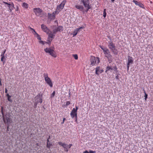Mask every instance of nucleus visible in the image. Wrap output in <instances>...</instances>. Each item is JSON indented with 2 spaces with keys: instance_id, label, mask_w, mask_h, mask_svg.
I'll return each instance as SVG.
<instances>
[{
  "instance_id": "f257e3e1",
  "label": "nucleus",
  "mask_w": 153,
  "mask_h": 153,
  "mask_svg": "<svg viewBox=\"0 0 153 153\" xmlns=\"http://www.w3.org/2000/svg\"><path fill=\"white\" fill-rule=\"evenodd\" d=\"M11 117L10 114L7 113L5 115L4 114L2 116L4 122L5 123H7L8 125L10 124L12 122Z\"/></svg>"
},
{
  "instance_id": "f03ea898",
  "label": "nucleus",
  "mask_w": 153,
  "mask_h": 153,
  "mask_svg": "<svg viewBox=\"0 0 153 153\" xmlns=\"http://www.w3.org/2000/svg\"><path fill=\"white\" fill-rule=\"evenodd\" d=\"M45 51L47 53H48L51 56L56 58L57 56L55 52L54 51V48H47L44 49Z\"/></svg>"
},
{
  "instance_id": "7ed1b4c3",
  "label": "nucleus",
  "mask_w": 153,
  "mask_h": 153,
  "mask_svg": "<svg viewBox=\"0 0 153 153\" xmlns=\"http://www.w3.org/2000/svg\"><path fill=\"white\" fill-rule=\"evenodd\" d=\"M108 47L114 55H117L118 51L117 49L116 48L115 44L113 43L112 42H109L108 43Z\"/></svg>"
},
{
  "instance_id": "20e7f679",
  "label": "nucleus",
  "mask_w": 153,
  "mask_h": 153,
  "mask_svg": "<svg viewBox=\"0 0 153 153\" xmlns=\"http://www.w3.org/2000/svg\"><path fill=\"white\" fill-rule=\"evenodd\" d=\"M43 76L45 78V80L46 83L51 87L53 86V84L51 79L48 76V74L47 73L43 74Z\"/></svg>"
},
{
  "instance_id": "39448f33",
  "label": "nucleus",
  "mask_w": 153,
  "mask_h": 153,
  "mask_svg": "<svg viewBox=\"0 0 153 153\" xmlns=\"http://www.w3.org/2000/svg\"><path fill=\"white\" fill-rule=\"evenodd\" d=\"M91 65L92 66L95 65L99 63L100 61L98 58L95 57H92L90 59Z\"/></svg>"
},
{
  "instance_id": "423d86ee",
  "label": "nucleus",
  "mask_w": 153,
  "mask_h": 153,
  "mask_svg": "<svg viewBox=\"0 0 153 153\" xmlns=\"http://www.w3.org/2000/svg\"><path fill=\"white\" fill-rule=\"evenodd\" d=\"M84 7L87 8V12L91 8V6L89 5V0H81Z\"/></svg>"
},
{
  "instance_id": "0eeeda50",
  "label": "nucleus",
  "mask_w": 153,
  "mask_h": 153,
  "mask_svg": "<svg viewBox=\"0 0 153 153\" xmlns=\"http://www.w3.org/2000/svg\"><path fill=\"white\" fill-rule=\"evenodd\" d=\"M66 2V1L64 0L59 5L57 6L56 11V12L57 11L59 12L63 8Z\"/></svg>"
},
{
  "instance_id": "6e6552de",
  "label": "nucleus",
  "mask_w": 153,
  "mask_h": 153,
  "mask_svg": "<svg viewBox=\"0 0 153 153\" xmlns=\"http://www.w3.org/2000/svg\"><path fill=\"white\" fill-rule=\"evenodd\" d=\"M34 101L41 103L42 102V95L39 94L35 98Z\"/></svg>"
},
{
  "instance_id": "1a4fd4ad",
  "label": "nucleus",
  "mask_w": 153,
  "mask_h": 153,
  "mask_svg": "<svg viewBox=\"0 0 153 153\" xmlns=\"http://www.w3.org/2000/svg\"><path fill=\"white\" fill-rule=\"evenodd\" d=\"M33 11L37 16H39L41 15L42 11L40 8H34Z\"/></svg>"
},
{
  "instance_id": "9d476101",
  "label": "nucleus",
  "mask_w": 153,
  "mask_h": 153,
  "mask_svg": "<svg viewBox=\"0 0 153 153\" xmlns=\"http://www.w3.org/2000/svg\"><path fill=\"white\" fill-rule=\"evenodd\" d=\"M103 52L105 57L107 58L108 59L112 57V55L110 53L108 49L106 48V49Z\"/></svg>"
},
{
  "instance_id": "9b49d317",
  "label": "nucleus",
  "mask_w": 153,
  "mask_h": 153,
  "mask_svg": "<svg viewBox=\"0 0 153 153\" xmlns=\"http://www.w3.org/2000/svg\"><path fill=\"white\" fill-rule=\"evenodd\" d=\"M58 143L60 146H62L64 149L65 151L68 152V144L65 143H62V142H59Z\"/></svg>"
},
{
  "instance_id": "f8f14e48",
  "label": "nucleus",
  "mask_w": 153,
  "mask_h": 153,
  "mask_svg": "<svg viewBox=\"0 0 153 153\" xmlns=\"http://www.w3.org/2000/svg\"><path fill=\"white\" fill-rule=\"evenodd\" d=\"M133 62V60L132 59V58L128 56V62L127 65V70H128L129 69L130 64H132Z\"/></svg>"
},
{
  "instance_id": "ddd939ff",
  "label": "nucleus",
  "mask_w": 153,
  "mask_h": 153,
  "mask_svg": "<svg viewBox=\"0 0 153 153\" xmlns=\"http://www.w3.org/2000/svg\"><path fill=\"white\" fill-rule=\"evenodd\" d=\"M48 41L49 42H51L52 40V39L55 36V35H54L53 33H52V32L51 31L50 33H48Z\"/></svg>"
},
{
  "instance_id": "4468645a",
  "label": "nucleus",
  "mask_w": 153,
  "mask_h": 153,
  "mask_svg": "<svg viewBox=\"0 0 153 153\" xmlns=\"http://www.w3.org/2000/svg\"><path fill=\"white\" fill-rule=\"evenodd\" d=\"M56 13V11L53 12L52 14L48 13V18L51 19H53L55 17Z\"/></svg>"
},
{
  "instance_id": "2eb2a0df",
  "label": "nucleus",
  "mask_w": 153,
  "mask_h": 153,
  "mask_svg": "<svg viewBox=\"0 0 153 153\" xmlns=\"http://www.w3.org/2000/svg\"><path fill=\"white\" fill-rule=\"evenodd\" d=\"M63 30V27L62 26H59L58 27L54 29L53 30V32L54 34H56L58 32H60Z\"/></svg>"
},
{
  "instance_id": "dca6fc26",
  "label": "nucleus",
  "mask_w": 153,
  "mask_h": 153,
  "mask_svg": "<svg viewBox=\"0 0 153 153\" xmlns=\"http://www.w3.org/2000/svg\"><path fill=\"white\" fill-rule=\"evenodd\" d=\"M70 115L72 118H74L75 116V117H77L76 110H75V108H73L71 113Z\"/></svg>"
},
{
  "instance_id": "f3484780",
  "label": "nucleus",
  "mask_w": 153,
  "mask_h": 153,
  "mask_svg": "<svg viewBox=\"0 0 153 153\" xmlns=\"http://www.w3.org/2000/svg\"><path fill=\"white\" fill-rule=\"evenodd\" d=\"M41 28L42 30L45 32H46L47 33H48L49 30L48 29L47 27L44 24L41 25Z\"/></svg>"
},
{
  "instance_id": "a211bd4d",
  "label": "nucleus",
  "mask_w": 153,
  "mask_h": 153,
  "mask_svg": "<svg viewBox=\"0 0 153 153\" xmlns=\"http://www.w3.org/2000/svg\"><path fill=\"white\" fill-rule=\"evenodd\" d=\"M133 2H134L136 5H137L141 7H143V4L140 2H138L134 0H133Z\"/></svg>"
},
{
  "instance_id": "6ab92c4d",
  "label": "nucleus",
  "mask_w": 153,
  "mask_h": 153,
  "mask_svg": "<svg viewBox=\"0 0 153 153\" xmlns=\"http://www.w3.org/2000/svg\"><path fill=\"white\" fill-rule=\"evenodd\" d=\"M10 12H11L14 8V6L13 3H10L8 6Z\"/></svg>"
},
{
  "instance_id": "aec40b11",
  "label": "nucleus",
  "mask_w": 153,
  "mask_h": 153,
  "mask_svg": "<svg viewBox=\"0 0 153 153\" xmlns=\"http://www.w3.org/2000/svg\"><path fill=\"white\" fill-rule=\"evenodd\" d=\"M103 71L102 70H100V67H97L96 69V74L99 75V74L102 73Z\"/></svg>"
},
{
  "instance_id": "412c9836",
  "label": "nucleus",
  "mask_w": 153,
  "mask_h": 153,
  "mask_svg": "<svg viewBox=\"0 0 153 153\" xmlns=\"http://www.w3.org/2000/svg\"><path fill=\"white\" fill-rule=\"evenodd\" d=\"M75 7L78 9L79 10H82L83 9V7L81 5H76L75 6Z\"/></svg>"
},
{
  "instance_id": "4be33fe9",
  "label": "nucleus",
  "mask_w": 153,
  "mask_h": 153,
  "mask_svg": "<svg viewBox=\"0 0 153 153\" xmlns=\"http://www.w3.org/2000/svg\"><path fill=\"white\" fill-rule=\"evenodd\" d=\"M106 68V70L105 71L106 72H107L109 70H113V68H112L111 67H110L108 66Z\"/></svg>"
},
{
  "instance_id": "5701e85b",
  "label": "nucleus",
  "mask_w": 153,
  "mask_h": 153,
  "mask_svg": "<svg viewBox=\"0 0 153 153\" xmlns=\"http://www.w3.org/2000/svg\"><path fill=\"white\" fill-rule=\"evenodd\" d=\"M84 28V27H81L79 28H77L76 29V30L77 31L78 33L82 29Z\"/></svg>"
},
{
  "instance_id": "b1692460",
  "label": "nucleus",
  "mask_w": 153,
  "mask_h": 153,
  "mask_svg": "<svg viewBox=\"0 0 153 153\" xmlns=\"http://www.w3.org/2000/svg\"><path fill=\"white\" fill-rule=\"evenodd\" d=\"M22 6L25 8H27L28 7V4L25 3H23L22 4Z\"/></svg>"
},
{
  "instance_id": "393cba45",
  "label": "nucleus",
  "mask_w": 153,
  "mask_h": 153,
  "mask_svg": "<svg viewBox=\"0 0 153 153\" xmlns=\"http://www.w3.org/2000/svg\"><path fill=\"white\" fill-rule=\"evenodd\" d=\"M77 33L78 32L75 29L73 33L72 34L73 35V36L74 37L75 36H76Z\"/></svg>"
},
{
  "instance_id": "a878e982",
  "label": "nucleus",
  "mask_w": 153,
  "mask_h": 153,
  "mask_svg": "<svg viewBox=\"0 0 153 153\" xmlns=\"http://www.w3.org/2000/svg\"><path fill=\"white\" fill-rule=\"evenodd\" d=\"M51 146H52V143H48V142H47V148H50Z\"/></svg>"
},
{
  "instance_id": "bb28decb",
  "label": "nucleus",
  "mask_w": 153,
  "mask_h": 153,
  "mask_svg": "<svg viewBox=\"0 0 153 153\" xmlns=\"http://www.w3.org/2000/svg\"><path fill=\"white\" fill-rule=\"evenodd\" d=\"M35 34L36 35V37L37 38V39H38L39 40H41V37L39 35L37 34L36 32V33H35Z\"/></svg>"
},
{
  "instance_id": "cd10ccee",
  "label": "nucleus",
  "mask_w": 153,
  "mask_h": 153,
  "mask_svg": "<svg viewBox=\"0 0 153 153\" xmlns=\"http://www.w3.org/2000/svg\"><path fill=\"white\" fill-rule=\"evenodd\" d=\"M143 90L144 91V93H145V96H144V97H145V99L146 100V99L147 98V96H148V95L146 93V92L145 91V90L144 89H143Z\"/></svg>"
},
{
  "instance_id": "c85d7f7f",
  "label": "nucleus",
  "mask_w": 153,
  "mask_h": 153,
  "mask_svg": "<svg viewBox=\"0 0 153 153\" xmlns=\"http://www.w3.org/2000/svg\"><path fill=\"white\" fill-rule=\"evenodd\" d=\"M73 56L75 59H78V56L77 54H75L73 55Z\"/></svg>"
},
{
  "instance_id": "c756f323",
  "label": "nucleus",
  "mask_w": 153,
  "mask_h": 153,
  "mask_svg": "<svg viewBox=\"0 0 153 153\" xmlns=\"http://www.w3.org/2000/svg\"><path fill=\"white\" fill-rule=\"evenodd\" d=\"M99 47L101 48V49L103 51L106 49V48H104L102 46L100 45Z\"/></svg>"
},
{
  "instance_id": "7c9ffc66",
  "label": "nucleus",
  "mask_w": 153,
  "mask_h": 153,
  "mask_svg": "<svg viewBox=\"0 0 153 153\" xmlns=\"http://www.w3.org/2000/svg\"><path fill=\"white\" fill-rule=\"evenodd\" d=\"M34 107L35 108H36V106H37V103H39L37 102H36V101H34Z\"/></svg>"
},
{
  "instance_id": "2f4dec72",
  "label": "nucleus",
  "mask_w": 153,
  "mask_h": 153,
  "mask_svg": "<svg viewBox=\"0 0 153 153\" xmlns=\"http://www.w3.org/2000/svg\"><path fill=\"white\" fill-rule=\"evenodd\" d=\"M55 91H54L53 93H52V94L51 95V98H52V97H53L54 95H55Z\"/></svg>"
},
{
  "instance_id": "473e14b6",
  "label": "nucleus",
  "mask_w": 153,
  "mask_h": 153,
  "mask_svg": "<svg viewBox=\"0 0 153 153\" xmlns=\"http://www.w3.org/2000/svg\"><path fill=\"white\" fill-rule=\"evenodd\" d=\"M1 61L2 62L3 61V59L4 58V56L3 55H1Z\"/></svg>"
},
{
  "instance_id": "72a5a7b5",
  "label": "nucleus",
  "mask_w": 153,
  "mask_h": 153,
  "mask_svg": "<svg viewBox=\"0 0 153 153\" xmlns=\"http://www.w3.org/2000/svg\"><path fill=\"white\" fill-rule=\"evenodd\" d=\"M117 68L116 66L114 67V71H115L116 72H117Z\"/></svg>"
},
{
  "instance_id": "f704fd0d",
  "label": "nucleus",
  "mask_w": 153,
  "mask_h": 153,
  "mask_svg": "<svg viewBox=\"0 0 153 153\" xmlns=\"http://www.w3.org/2000/svg\"><path fill=\"white\" fill-rule=\"evenodd\" d=\"M3 107H1V114H2V116H3L4 115V113L3 112Z\"/></svg>"
},
{
  "instance_id": "c9c22d12",
  "label": "nucleus",
  "mask_w": 153,
  "mask_h": 153,
  "mask_svg": "<svg viewBox=\"0 0 153 153\" xmlns=\"http://www.w3.org/2000/svg\"><path fill=\"white\" fill-rule=\"evenodd\" d=\"M105 9H104V11L103 12V16L104 17H105L106 16V13L105 12Z\"/></svg>"
},
{
  "instance_id": "e433bc0d",
  "label": "nucleus",
  "mask_w": 153,
  "mask_h": 153,
  "mask_svg": "<svg viewBox=\"0 0 153 153\" xmlns=\"http://www.w3.org/2000/svg\"><path fill=\"white\" fill-rule=\"evenodd\" d=\"M119 74H116V78L117 79H118V80H119Z\"/></svg>"
},
{
  "instance_id": "4c0bfd02",
  "label": "nucleus",
  "mask_w": 153,
  "mask_h": 153,
  "mask_svg": "<svg viewBox=\"0 0 153 153\" xmlns=\"http://www.w3.org/2000/svg\"><path fill=\"white\" fill-rule=\"evenodd\" d=\"M11 97V96H10L9 97H8L7 99L10 102H12V100L10 99Z\"/></svg>"
},
{
  "instance_id": "58836bf2",
  "label": "nucleus",
  "mask_w": 153,
  "mask_h": 153,
  "mask_svg": "<svg viewBox=\"0 0 153 153\" xmlns=\"http://www.w3.org/2000/svg\"><path fill=\"white\" fill-rule=\"evenodd\" d=\"M89 152V153H95L96 152L95 151H93L92 150H90Z\"/></svg>"
},
{
  "instance_id": "ea45409f",
  "label": "nucleus",
  "mask_w": 153,
  "mask_h": 153,
  "mask_svg": "<svg viewBox=\"0 0 153 153\" xmlns=\"http://www.w3.org/2000/svg\"><path fill=\"white\" fill-rule=\"evenodd\" d=\"M72 145V144H70L68 145V149L70 148Z\"/></svg>"
},
{
  "instance_id": "a19ab883",
  "label": "nucleus",
  "mask_w": 153,
  "mask_h": 153,
  "mask_svg": "<svg viewBox=\"0 0 153 153\" xmlns=\"http://www.w3.org/2000/svg\"><path fill=\"white\" fill-rule=\"evenodd\" d=\"M70 104V102L69 101H67L66 103V105L67 106Z\"/></svg>"
},
{
  "instance_id": "79ce46f5",
  "label": "nucleus",
  "mask_w": 153,
  "mask_h": 153,
  "mask_svg": "<svg viewBox=\"0 0 153 153\" xmlns=\"http://www.w3.org/2000/svg\"><path fill=\"white\" fill-rule=\"evenodd\" d=\"M30 27V29L31 30H33V32H32L33 33V32H34L35 33H36V31H35V30H34L33 29V28H31V27Z\"/></svg>"
},
{
  "instance_id": "37998d69",
  "label": "nucleus",
  "mask_w": 153,
  "mask_h": 153,
  "mask_svg": "<svg viewBox=\"0 0 153 153\" xmlns=\"http://www.w3.org/2000/svg\"><path fill=\"white\" fill-rule=\"evenodd\" d=\"M65 120V118L64 117L63 118V122H62V123H61L62 124L64 123V121Z\"/></svg>"
},
{
  "instance_id": "c03bdc74",
  "label": "nucleus",
  "mask_w": 153,
  "mask_h": 153,
  "mask_svg": "<svg viewBox=\"0 0 153 153\" xmlns=\"http://www.w3.org/2000/svg\"><path fill=\"white\" fill-rule=\"evenodd\" d=\"M6 51V50H5L4 51V52H2V53H1V55H4V54L5 53Z\"/></svg>"
},
{
  "instance_id": "a18cd8bd",
  "label": "nucleus",
  "mask_w": 153,
  "mask_h": 153,
  "mask_svg": "<svg viewBox=\"0 0 153 153\" xmlns=\"http://www.w3.org/2000/svg\"><path fill=\"white\" fill-rule=\"evenodd\" d=\"M3 3H4L5 4L7 5H9V4H10V3H7V2H5L4 1H3Z\"/></svg>"
},
{
  "instance_id": "49530a36",
  "label": "nucleus",
  "mask_w": 153,
  "mask_h": 153,
  "mask_svg": "<svg viewBox=\"0 0 153 153\" xmlns=\"http://www.w3.org/2000/svg\"><path fill=\"white\" fill-rule=\"evenodd\" d=\"M39 42L41 43V44H42L43 45L44 44V42L43 41H40Z\"/></svg>"
},
{
  "instance_id": "de8ad7c7",
  "label": "nucleus",
  "mask_w": 153,
  "mask_h": 153,
  "mask_svg": "<svg viewBox=\"0 0 153 153\" xmlns=\"http://www.w3.org/2000/svg\"><path fill=\"white\" fill-rule=\"evenodd\" d=\"M83 153H89V152L87 150H86L83 152Z\"/></svg>"
},
{
  "instance_id": "09e8293b",
  "label": "nucleus",
  "mask_w": 153,
  "mask_h": 153,
  "mask_svg": "<svg viewBox=\"0 0 153 153\" xmlns=\"http://www.w3.org/2000/svg\"><path fill=\"white\" fill-rule=\"evenodd\" d=\"M7 88H5V93H7Z\"/></svg>"
},
{
  "instance_id": "8fccbe9b",
  "label": "nucleus",
  "mask_w": 153,
  "mask_h": 153,
  "mask_svg": "<svg viewBox=\"0 0 153 153\" xmlns=\"http://www.w3.org/2000/svg\"><path fill=\"white\" fill-rule=\"evenodd\" d=\"M6 96L7 97H9L10 96L8 94H7Z\"/></svg>"
},
{
  "instance_id": "3c124183",
  "label": "nucleus",
  "mask_w": 153,
  "mask_h": 153,
  "mask_svg": "<svg viewBox=\"0 0 153 153\" xmlns=\"http://www.w3.org/2000/svg\"><path fill=\"white\" fill-rule=\"evenodd\" d=\"M76 109H75V110H76V112L77 111V109H78V107L77 106H76Z\"/></svg>"
},
{
  "instance_id": "603ef678",
  "label": "nucleus",
  "mask_w": 153,
  "mask_h": 153,
  "mask_svg": "<svg viewBox=\"0 0 153 153\" xmlns=\"http://www.w3.org/2000/svg\"><path fill=\"white\" fill-rule=\"evenodd\" d=\"M75 121L77 123V117L76 118V120H75Z\"/></svg>"
},
{
  "instance_id": "864d4df0",
  "label": "nucleus",
  "mask_w": 153,
  "mask_h": 153,
  "mask_svg": "<svg viewBox=\"0 0 153 153\" xmlns=\"http://www.w3.org/2000/svg\"><path fill=\"white\" fill-rule=\"evenodd\" d=\"M47 142H48V143H49V138H48L47 140Z\"/></svg>"
},
{
  "instance_id": "5fc2aeb1",
  "label": "nucleus",
  "mask_w": 153,
  "mask_h": 153,
  "mask_svg": "<svg viewBox=\"0 0 153 153\" xmlns=\"http://www.w3.org/2000/svg\"><path fill=\"white\" fill-rule=\"evenodd\" d=\"M18 7H17V9H16V11H18Z\"/></svg>"
},
{
  "instance_id": "6e6d98bb",
  "label": "nucleus",
  "mask_w": 153,
  "mask_h": 153,
  "mask_svg": "<svg viewBox=\"0 0 153 153\" xmlns=\"http://www.w3.org/2000/svg\"><path fill=\"white\" fill-rule=\"evenodd\" d=\"M9 125H8L7 126V130H8V128H9Z\"/></svg>"
},
{
  "instance_id": "4d7b16f0",
  "label": "nucleus",
  "mask_w": 153,
  "mask_h": 153,
  "mask_svg": "<svg viewBox=\"0 0 153 153\" xmlns=\"http://www.w3.org/2000/svg\"><path fill=\"white\" fill-rule=\"evenodd\" d=\"M48 138H49V139H50V136H49V137H48Z\"/></svg>"
},
{
  "instance_id": "13d9d810",
  "label": "nucleus",
  "mask_w": 153,
  "mask_h": 153,
  "mask_svg": "<svg viewBox=\"0 0 153 153\" xmlns=\"http://www.w3.org/2000/svg\"><path fill=\"white\" fill-rule=\"evenodd\" d=\"M70 94V93H69V94Z\"/></svg>"
}]
</instances>
